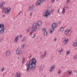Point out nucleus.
I'll list each match as a JSON object with an SVG mask.
<instances>
[{
    "label": "nucleus",
    "instance_id": "obj_1",
    "mask_svg": "<svg viewBox=\"0 0 77 77\" xmlns=\"http://www.w3.org/2000/svg\"><path fill=\"white\" fill-rule=\"evenodd\" d=\"M26 66L27 67V71L29 70V68L31 70H34L36 66V60L35 59V58L33 57L32 58V61L30 60L29 63H26Z\"/></svg>",
    "mask_w": 77,
    "mask_h": 77
},
{
    "label": "nucleus",
    "instance_id": "obj_2",
    "mask_svg": "<svg viewBox=\"0 0 77 77\" xmlns=\"http://www.w3.org/2000/svg\"><path fill=\"white\" fill-rule=\"evenodd\" d=\"M42 24V22L41 20L38 21V23H34L32 27V32H35V30L39 27V26H41Z\"/></svg>",
    "mask_w": 77,
    "mask_h": 77
},
{
    "label": "nucleus",
    "instance_id": "obj_3",
    "mask_svg": "<svg viewBox=\"0 0 77 77\" xmlns=\"http://www.w3.org/2000/svg\"><path fill=\"white\" fill-rule=\"evenodd\" d=\"M57 27V23H52L51 28H50L49 29L50 33H52L55 28H56Z\"/></svg>",
    "mask_w": 77,
    "mask_h": 77
},
{
    "label": "nucleus",
    "instance_id": "obj_4",
    "mask_svg": "<svg viewBox=\"0 0 77 77\" xmlns=\"http://www.w3.org/2000/svg\"><path fill=\"white\" fill-rule=\"evenodd\" d=\"M0 29H1L0 30V33L1 34L3 33L4 30H5V26H4V24L0 23Z\"/></svg>",
    "mask_w": 77,
    "mask_h": 77
},
{
    "label": "nucleus",
    "instance_id": "obj_5",
    "mask_svg": "<svg viewBox=\"0 0 77 77\" xmlns=\"http://www.w3.org/2000/svg\"><path fill=\"white\" fill-rule=\"evenodd\" d=\"M50 12H49L48 10H45V13L43 14V16L46 17V18H47L48 17V15H50Z\"/></svg>",
    "mask_w": 77,
    "mask_h": 77
},
{
    "label": "nucleus",
    "instance_id": "obj_6",
    "mask_svg": "<svg viewBox=\"0 0 77 77\" xmlns=\"http://www.w3.org/2000/svg\"><path fill=\"white\" fill-rule=\"evenodd\" d=\"M11 12V8L9 7L7 9V11L5 12V14H9V13Z\"/></svg>",
    "mask_w": 77,
    "mask_h": 77
},
{
    "label": "nucleus",
    "instance_id": "obj_7",
    "mask_svg": "<svg viewBox=\"0 0 77 77\" xmlns=\"http://www.w3.org/2000/svg\"><path fill=\"white\" fill-rule=\"evenodd\" d=\"M55 68V65H53L49 69V71L50 72H52L53 71V69Z\"/></svg>",
    "mask_w": 77,
    "mask_h": 77
},
{
    "label": "nucleus",
    "instance_id": "obj_8",
    "mask_svg": "<svg viewBox=\"0 0 77 77\" xmlns=\"http://www.w3.org/2000/svg\"><path fill=\"white\" fill-rule=\"evenodd\" d=\"M6 54L7 56H9L11 54V52L9 50H7L6 52Z\"/></svg>",
    "mask_w": 77,
    "mask_h": 77
},
{
    "label": "nucleus",
    "instance_id": "obj_9",
    "mask_svg": "<svg viewBox=\"0 0 77 77\" xmlns=\"http://www.w3.org/2000/svg\"><path fill=\"white\" fill-rule=\"evenodd\" d=\"M20 50H21V49L20 48H18L16 50V54H20Z\"/></svg>",
    "mask_w": 77,
    "mask_h": 77
},
{
    "label": "nucleus",
    "instance_id": "obj_10",
    "mask_svg": "<svg viewBox=\"0 0 77 77\" xmlns=\"http://www.w3.org/2000/svg\"><path fill=\"white\" fill-rule=\"evenodd\" d=\"M34 9V6L33 5H32V6L30 7L29 8V11H33Z\"/></svg>",
    "mask_w": 77,
    "mask_h": 77
},
{
    "label": "nucleus",
    "instance_id": "obj_11",
    "mask_svg": "<svg viewBox=\"0 0 77 77\" xmlns=\"http://www.w3.org/2000/svg\"><path fill=\"white\" fill-rule=\"evenodd\" d=\"M18 40V36H17L15 38V40H14V42H17V41Z\"/></svg>",
    "mask_w": 77,
    "mask_h": 77
},
{
    "label": "nucleus",
    "instance_id": "obj_12",
    "mask_svg": "<svg viewBox=\"0 0 77 77\" xmlns=\"http://www.w3.org/2000/svg\"><path fill=\"white\" fill-rule=\"evenodd\" d=\"M41 5V2L40 1H38L36 3V6H38Z\"/></svg>",
    "mask_w": 77,
    "mask_h": 77
},
{
    "label": "nucleus",
    "instance_id": "obj_13",
    "mask_svg": "<svg viewBox=\"0 0 77 77\" xmlns=\"http://www.w3.org/2000/svg\"><path fill=\"white\" fill-rule=\"evenodd\" d=\"M69 30L67 29L65 31L64 33L65 35H67L68 33H69Z\"/></svg>",
    "mask_w": 77,
    "mask_h": 77
},
{
    "label": "nucleus",
    "instance_id": "obj_14",
    "mask_svg": "<svg viewBox=\"0 0 77 77\" xmlns=\"http://www.w3.org/2000/svg\"><path fill=\"white\" fill-rule=\"evenodd\" d=\"M44 64H42L41 66L40 67V69H44Z\"/></svg>",
    "mask_w": 77,
    "mask_h": 77
},
{
    "label": "nucleus",
    "instance_id": "obj_15",
    "mask_svg": "<svg viewBox=\"0 0 77 77\" xmlns=\"http://www.w3.org/2000/svg\"><path fill=\"white\" fill-rule=\"evenodd\" d=\"M65 7H64L63 8V11H62V14H65Z\"/></svg>",
    "mask_w": 77,
    "mask_h": 77
},
{
    "label": "nucleus",
    "instance_id": "obj_16",
    "mask_svg": "<svg viewBox=\"0 0 77 77\" xmlns=\"http://www.w3.org/2000/svg\"><path fill=\"white\" fill-rule=\"evenodd\" d=\"M26 37H24L23 38V42H26Z\"/></svg>",
    "mask_w": 77,
    "mask_h": 77
},
{
    "label": "nucleus",
    "instance_id": "obj_17",
    "mask_svg": "<svg viewBox=\"0 0 77 77\" xmlns=\"http://www.w3.org/2000/svg\"><path fill=\"white\" fill-rule=\"evenodd\" d=\"M47 34H48V32H47V31H45L44 32V36H47Z\"/></svg>",
    "mask_w": 77,
    "mask_h": 77
},
{
    "label": "nucleus",
    "instance_id": "obj_18",
    "mask_svg": "<svg viewBox=\"0 0 77 77\" xmlns=\"http://www.w3.org/2000/svg\"><path fill=\"white\" fill-rule=\"evenodd\" d=\"M68 73L70 75H71V74H72V71L71 70H69L68 71Z\"/></svg>",
    "mask_w": 77,
    "mask_h": 77
},
{
    "label": "nucleus",
    "instance_id": "obj_19",
    "mask_svg": "<svg viewBox=\"0 0 77 77\" xmlns=\"http://www.w3.org/2000/svg\"><path fill=\"white\" fill-rule=\"evenodd\" d=\"M25 45H25V44L23 43L22 45V46H21L22 48H24V47H25Z\"/></svg>",
    "mask_w": 77,
    "mask_h": 77
},
{
    "label": "nucleus",
    "instance_id": "obj_20",
    "mask_svg": "<svg viewBox=\"0 0 77 77\" xmlns=\"http://www.w3.org/2000/svg\"><path fill=\"white\" fill-rule=\"evenodd\" d=\"M63 30H64V29H63V27H62L60 28V32H63Z\"/></svg>",
    "mask_w": 77,
    "mask_h": 77
},
{
    "label": "nucleus",
    "instance_id": "obj_21",
    "mask_svg": "<svg viewBox=\"0 0 77 77\" xmlns=\"http://www.w3.org/2000/svg\"><path fill=\"white\" fill-rule=\"evenodd\" d=\"M77 55H76L74 56L73 57V59H74V60H76V59H77Z\"/></svg>",
    "mask_w": 77,
    "mask_h": 77
},
{
    "label": "nucleus",
    "instance_id": "obj_22",
    "mask_svg": "<svg viewBox=\"0 0 77 77\" xmlns=\"http://www.w3.org/2000/svg\"><path fill=\"white\" fill-rule=\"evenodd\" d=\"M20 75H20V73H18L17 74V77H20Z\"/></svg>",
    "mask_w": 77,
    "mask_h": 77
},
{
    "label": "nucleus",
    "instance_id": "obj_23",
    "mask_svg": "<svg viewBox=\"0 0 77 77\" xmlns=\"http://www.w3.org/2000/svg\"><path fill=\"white\" fill-rule=\"evenodd\" d=\"M25 61V58H23L22 61V63H24Z\"/></svg>",
    "mask_w": 77,
    "mask_h": 77
},
{
    "label": "nucleus",
    "instance_id": "obj_24",
    "mask_svg": "<svg viewBox=\"0 0 77 77\" xmlns=\"http://www.w3.org/2000/svg\"><path fill=\"white\" fill-rule=\"evenodd\" d=\"M1 5H2L1 7H3V5H4V4H3V2H1Z\"/></svg>",
    "mask_w": 77,
    "mask_h": 77
},
{
    "label": "nucleus",
    "instance_id": "obj_25",
    "mask_svg": "<svg viewBox=\"0 0 77 77\" xmlns=\"http://www.w3.org/2000/svg\"><path fill=\"white\" fill-rule=\"evenodd\" d=\"M77 44L76 43H75V42H74L73 44V46H74V47H76V46H77Z\"/></svg>",
    "mask_w": 77,
    "mask_h": 77
},
{
    "label": "nucleus",
    "instance_id": "obj_26",
    "mask_svg": "<svg viewBox=\"0 0 77 77\" xmlns=\"http://www.w3.org/2000/svg\"><path fill=\"white\" fill-rule=\"evenodd\" d=\"M27 32H29L30 31V28H28L26 29Z\"/></svg>",
    "mask_w": 77,
    "mask_h": 77
},
{
    "label": "nucleus",
    "instance_id": "obj_27",
    "mask_svg": "<svg viewBox=\"0 0 77 77\" xmlns=\"http://www.w3.org/2000/svg\"><path fill=\"white\" fill-rule=\"evenodd\" d=\"M64 41H65L67 43V42H68V39L66 38V39Z\"/></svg>",
    "mask_w": 77,
    "mask_h": 77
},
{
    "label": "nucleus",
    "instance_id": "obj_28",
    "mask_svg": "<svg viewBox=\"0 0 77 77\" xmlns=\"http://www.w3.org/2000/svg\"><path fill=\"white\" fill-rule=\"evenodd\" d=\"M46 30H47V29H45V28H43L42 29V30L44 32H45V31Z\"/></svg>",
    "mask_w": 77,
    "mask_h": 77
},
{
    "label": "nucleus",
    "instance_id": "obj_29",
    "mask_svg": "<svg viewBox=\"0 0 77 77\" xmlns=\"http://www.w3.org/2000/svg\"><path fill=\"white\" fill-rule=\"evenodd\" d=\"M63 42V43H64V44H66V43H67V42H66L65 41H62Z\"/></svg>",
    "mask_w": 77,
    "mask_h": 77
},
{
    "label": "nucleus",
    "instance_id": "obj_30",
    "mask_svg": "<svg viewBox=\"0 0 77 77\" xmlns=\"http://www.w3.org/2000/svg\"><path fill=\"white\" fill-rule=\"evenodd\" d=\"M54 9H51V12H54Z\"/></svg>",
    "mask_w": 77,
    "mask_h": 77
},
{
    "label": "nucleus",
    "instance_id": "obj_31",
    "mask_svg": "<svg viewBox=\"0 0 77 77\" xmlns=\"http://www.w3.org/2000/svg\"><path fill=\"white\" fill-rule=\"evenodd\" d=\"M61 73V71L60 70H59L58 72V74H60Z\"/></svg>",
    "mask_w": 77,
    "mask_h": 77
},
{
    "label": "nucleus",
    "instance_id": "obj_32",
    "mask_svg": "<svg viewBox=\"0 0 77 77\" xmlns=\"http://www.w3.org/2000/svg\"><path fill=\"white\" fill-rule=\"evenodd\" d=\"M69 54V51L67 52H66L67 54L68 55V54Z\"/></svg>",
    "mask_w": 77,
    "mask_h": 77
},
{
    "label": "nucleus",
    "instance_id": "obj_33",
    "mask_svg": "<svg viewBox=\"0 0 77 77\" xmlns=\"http://www.w3.org/2000/svg\"><path fill=\"white\" fill-rule=\"evenodd\" d=\"M45 54V57L46 56V54H47V52L46 51H45V52L44 53Z\"/></svg>",
    "mask_w": 77,
    "mask_h": 77
},
{
    "label": "nucleus",
    "instance_id": "obj_34",
    "mask_svg": "<svg viewBox=\"0 0 77 77\" xmlns=\"http://www.w3.org/2000/svg\"><path fill=\"white\" fill-rule=\"evenodd\" d=\"M41 57H42V59H43V57H44V55H42Z\"/></svg>",
    "mask_w": 77,
    "mask_h": 77
},
{
    "label": "nucleus",
    "instance_id": "obj_35",
    "mask_svg": "<svg viewBox=\"0 0 77 77\" xmlns=\"http://www.w3.org/2000/svg\"><path fill=\"white\" fill-rule=\"evenodd\" d=\"M54 1H55V0H52L51 2V3H53V2H54Z\"/></svg>",
    "mask_w": 77,
    "mask_h": 77
},
{
    "label": "nucleus",
    "instance_id": "obj_36",
    "mask_svg": "<svg viewBox=\"0 0 77 77\" xmlns=\"http://www.w3.org/2000/svg\"><path fill=\"white\" fill-rule=\"evenodd\" d=\"M69 1H70V0H68L67 1V4H68V3H69Z\"/></svg>",
    "mask_w": 77,
    "mask_h": 77
},
{
    "label": "nucleus",
    "instance_id": "obj_37",
    "mask_svg": "<svg viewBox=\"0 0 77 77\" xmlns=\"http://www.w3.org/2000/svg\"><path fill=\"white\" fill-rule=\"evenodd\" d=\"M5 69L4 68H3L2 69V71H4V69Z\"/></svg>",
    "mask_w": 77,
    "mask_h": 77
},
{
    "label": "nucleus",
    "instance_id": "obj_38",
    "mask_svg": "<svg viewBox=\"0 0 77 77\" xmlns=\"http://www.w3.org/2000/svg\"><path fill=\"white\" fill-rule=\"evenodd\" d=\"M60 12V9H59V10L57 12V13H58Z\"/></svg>",
    "mask_w": 77,
    "mask_h": 77
},
{
    "label": "nucleus",
    "instance_id": "obj_39",
    "mask_svg": "<svg viewBox=\"0 0 77 77\" xmlns=\"http://www.w3.org/2000/svg\"><path fill=\"white\" fill-rule=\"evenodd\" d=\"M40 2H44V0H40Z\"/></svg>",
    "mask_w": 77,
    "mask_h": 77
},
{
    "label": "nucleus",
    "instance_id": "obj_40",
    "mask_svg": "<svg viewBox=\"0 0 77 77\" xmlns=\"http://www.w3.org/2000/svg\"><path fill=\"white\" fill-rule=\"evenodd\" d=\"M6 9V7H5L3 10V11H5Z\"/></svg>",
    "mask_w": 77,
    "mask_h": 77
},
{
    "label": "nucleus",
    "instance_id": "obj_41",
    "mask_svg": "<svg viewBox=\"0 0 77 77\" xmlns=\"http://www.w3.org/2000/svg\"><path fill=\"white\" fill-rule=\"evenodd\" d=\"M35 37V34H34V36L33 37H32V38H34Z\"/></svg>",
    "mask_w": 77,
    "mask_h": 77
},
{
    "label": "nucleus",
    "instance_id": "obj_42",
    "mask_svg": "<svg viewBox=\"0 0 77 77\" xmlns=\"http://www.w3.org/2000/svg\"><path fill=\"white\" fill-rule=\"evenodd\" d=\"M23 37V35H20V38H22Z\"/></svg>",
    "mask_w": 77,
    "mask_h": 77
},
{
    "label": "nucleus",
    "instance_id": "obj_43",
    "mask_svg": "<svg viewBox=\"0 0 77 77\" xmlns=\"http://www.w3.org/2000/svg\"><path fill=\"white\" fill-rule=\"evenodd\" d=\"M32 12H31L30 13V16H32Z\"/></svg>",
    "mask_w": 77,
    "mask_h": 77
},
{
    "label": "nucleus",
    "instance_id": "obj_44",
    "mask_svg": "<svg viewBox=\"0 0 77 77\" xmlns=\"http://www.w3.org/2000/svg\"><path fill=\"white\" fill-rule=\"evenodd\" d=\"M32 33H33V31H32L30 33V34L31 35H32Z\"/></svg>",
    "mask_w": 77,
    "mask_h": 77
},
{
    "label": "nucleus",
    "instance_id": "obj_45",
    "mask_svg": "<svg viewBox=\"0 0 77 77\" xmlns=\"http://www.w3.org/2000/svg\"><path fill=\"white\" fill-rule=\"evenodd\" d=\"M61 48V50H60V51H62V50H63L62 48Z\"/></svg>",
    "mask_w": 77,
    "mask_h": 77
},
{
    "label": "nucleus",
    "instance_id": "obj_46",
    "mask_svg": "<svg viewBox=\"0 0 77 77\" xmlns=\"http://www.w3.org/2000/svg\"><path fill=\"white\" fill-rule=\"evenodd\" d=\"M77 45V40L75 41V42Z\"/></svg>",
    "mask_w": 77,
    "mask_h": 77
},
{
    "label": "nucleus",
    "instance_id": "obj_47",
    "mask_svg": "<svg viewBox=\"0 0 77 77\" xmlns=\"http://www.w3.org/2000/svg\"><path fill=\"white\" fill-rule=\"evenodd\" d=\"M31 54L29 56V59H30L31 58Z\"/></svg>",
    "mask_w": 77,
    "mask_h": 77
},
{
    "label": "nucleus",
    "instance_id": "obj_48",
    "mask_svg": "<svg viewBox=\"0 0 77 77\" xmlns=\"http://www.w3.org/2000/svg\"><path fill=\"white\" fill-rule=\"evenodd\" d=\"M21 12H20V13H19L18 15H20V14H21Z\"/></svg>",
    "mask_w": 77,
    "mask_h": 77
},
{
    "label": "nucleus",
    "instance_id": "obj_49",
    "mask_svg": "<svg viewBox=\"0 0 77 77\" xmlns=\"http://www.w3.org/2000/svg\"><path fill=\"white\" fill-rule=\"evenodd\" d=\"M2 7L1 5L0 4V8H1Z\"/></svg>",
    "mask_w": 77,
    "mask_h": 77
},
{
    "label": "nucleus",
    "instance_id": "obj_50",
    "mask_svg": "<svg viewBox=\"0 0 77 77\" xmlns=\"http://www.w3.org/2000/svg\"><path fill=\"white\" fill-rule=\"evenodd\" d=\"M2 42V39L0 38V42Z\"/></svg>",
    "mask_w": 77,
    "mask_h": 77
},
{
    "label": "nucleus",
    "instance_id": "obj_51",
    "mask_svg": "<svg viewBox=\"0 0 77 77\" xmlns=\"http://www.w3.org/2000/svg\"><path fill=\"white\" fill-rule=\"evenodd\" d=\"M56 41V38H55L54 41Z\"/></svg>",
    "mask_w": 77,
    "mask_h": 77
},
{
    "label": "nucleus",
    "instance_id": "obj_52",
    "mask_svg": "<svg viewBox=\"0 0 77 77\" xmlns=\"http://www.w3.org/2000/svg\"><path fill=\"white\" fill-rule=\"evenodd\" d=\"M59 23H60V24L61 22L60 21H59V22H58Z\"/></svg>",
    "mask_w": 77,
    "mask_h": 77
},
{
    "label": "nucleus",
    "instance_id": "obj_53",
    "mask_svg": "<svg viewBox=\"0 0 77 77\" xmlns=\"http://www.w3.org/2000/svg\"><path fill=\"white\" fill-rule=\"evenodd\" d=\"M49 8L50 9H51V6H49Z\"/></svg>",
    "mask_w": 77,
    "mask_h": 77
},
{
    "label": "nucleus",
    "instance_id": "obj_54",
    "mask_svg": "<svg viewBox=\"0 0 77 77\" xmlns=\"http://www.w3.org/2000/svg\"><path fill=\"white\" fill-rule=\"evenodd\" d=\"M3 17H5V15H4L3 16Z\"/></svg>",
    "mask_w": 77,
    "mask_h": 77
},
{
    "label": "nucleus",
    "instance_id": "obj_55",
    "mask_svg": "<svg viewBox=\"0 0 77 77\" xmlns=\"http://www.w3.org/2000/svg\"><path fill=\"white\" fill-rule=\"evenodd\" d=\"M3 4L4 5H5V2H3Z\"/></svg>",
    "mask_w": 77,
    "mask_h": 77
},
{
    "label": "nucleus",
    "instance_id": "obj_56",
    "mask_svg": "<svg viewBox=\"0 0 77 77\" xmlns=\"http://www.w3.org/2000/svg\"><path fill=\"white\" fill-rule=\"evenodd\" d=\"M66 9H68V7H66Z\"/></svg>",
    "mask_w": 77,
    "mask_h": 77
},
{
    "label": "nucleus",
    "instance_id": "obj_57",
    "mask_svg": "<svg viewBox=\"0 0 77 77\" xmlns=\"http://www.w3.org/2000/svg\"><path fill=\"white\" fill-rule=\"evenodd\" d=\"M40 54H41V53H42V52H40Z\"/></svg>",
    "mask_w": 77,
    "mask_h": 77
},
{
    "label": "nucleus",
    "instance_id": "obj_58",
    "mask_svg": "<svg viewBox=\"0 0 77 77\" xmlns=\"http://www.w3.org/2000/svg\"><path fill=\"white\" fill-rule=\"evenodd\" d=\"M57 1H58L59 0H56Z\"/></svg>",
    "mask_w": 77,
    "mask_h": 77
},
{
    "label": "nucleus",
    "instance_id": "obj_59",
    "mask_svg": "<svg viewBox=\"0 0 77 77\" xmlns=\"http://www.w3.org/2000/svg\"><path fill=\"white\" fill-rule=\"evenodd\" d=\"M14 77H15V76H14Z\"/></svg>",
    "mask_w": 77,
    "mask_h": 77
},
{
    "label": "nucleus",
    "instance_id": "obj_60",
    "mask_svg": "<svg viewBox=\"0 0 77 77\" xmlns=\"http://www.w3.org/2000/svg\"><path fill=\"white\" fill-rule=\"evenodd\" d=\"M13 75H14V74H13Z\"/></svg>",
    "mask_w": 77,
    "mask_h": 77
},
{
    "label": "nucleus",
    "instance_id": "obj_61",
    "mask_svg": "<svg viewBox=\"0 0 77 77\" xmlns=\"http://www.w3.org/2000/svg\"><path fill=\"white\" fill-rule=\"evenodd\" d=\"M18 59H19V58H18Z\"/></svg>",
    "mask_w": 77,
    "mask_h": 77
}]
</instances>
